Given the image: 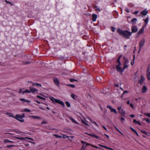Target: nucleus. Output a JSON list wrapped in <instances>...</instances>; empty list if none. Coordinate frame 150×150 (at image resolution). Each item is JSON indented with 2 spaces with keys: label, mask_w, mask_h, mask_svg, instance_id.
Wrapping results in <instances>:
<instances>
[{
  "label": "nucleus",
  "mask_w": 150,
  "mask_h": 150,
  "mask_svg": "<svg viewBox=\"0 0 150 150\" xmlns=\"http://www.w3.org/2000/svg\"><path fill=\"white\" fill-rule=\"evenodd\" d=\"M20 100L21 101H23V103L24 102H28L29 103H30V101H29V100H27L25 99L24 98H20Z\"/></svg>",
  "instance_id": "18"
},
{
  "label": "nucleus",
  "mask_w": 150,
  "mask_h": 150,
  "mask_svg": "<svg viewBox=\"0 0 150 150\" xmlns=\"http://www.w3.org/2000/svg\"><path fill=\"white\" fill-rule=\"evenodd\" d=\"M88 135L92 137H94L97 139H99V137L97 135L93 134H89Z\"/></svg>",
  "instance_id": "22"
},
{
  "label": "nucleus",
  "mask_w": 150,
  "mask_h": 150,
  "mask_svg": "<svg viewBox=\"0 0 150 150\" xmlns=\"http://www.w3.org/2000/svg\"><path fill=\"white\" fill-rule=\"evenodd\" d=\"M21 112H30V110L29 109L25 108L22 110Z\"/></svg>",
  "instance_id": "23"
},
{
  "label": "nucleus",
  "mask_w": 150,
  "mask_h": 150,
  "mask_svg": "<svg viewBox=\"0 0 150 150\" xmlns=\"http://www.w3.org/2000/svg\"><path fill=\"white\" fill-rule=\"evenodd\" d=\"M121 108V106H119L118 107L117 109L118 110V111H119L122 108Z\"/></svg>",
  "instance_id": "55"
},
{
  "label": "nucleus",
  "mask_w": 150,
  "mask_h": 150,
  "mask_svg": "<svg viewBox=\"0 0 150 150\" xmlns=\"http://www.w3.org/2000/svg\"><path fill=\"white\" fill-rule=\"evenodd\" d=\"M14 137L15 138L18 139L25 140V138L19 137Z\"/></svg>",
  "instance_id": "33"
},
{
  "label": "nucleus",
  "mask_w": 150,
  "mask_h": 150,
  "mask_svg": "<svg viewBox=\"0 0 150 150\" xmlns=\"http://www.w3.org/2000/svg\"><path fill=\"white\" fill-rule=\"evenodd\" d=\"M117 31L121 35L127 39L129 38V37L132 34L131 32L127 30H122L120 29H118Z\"/></svg>",
  "instance_id": "1"
},
{
  "label": "nucleus",
  "mask_w": 150,
  "mask_h": 150,
  "mask_svg": "<svg viewBox=\"0 0 150 150\" xmlns=\"http://www.w3.org/2000/svg\"><path fill=\"white\" fill-rule=\"evenodd\" d=\"M92 123L95 124L97 127H99L98 125L95 121H93Z\"/></svg>",
  "instance_id": "49"
},
{
  "label": "nucleus",
  "mask_w": 150,
  "mask_h": 150,
  "mask_svg": "<svg viewBox=\"0 0 150 150\" xmlns=\"http://www.w3.org/2000/svg\"><path fill=\"white\" fill-rule=\"evenodd\" d=\"M144 27L143 26L142 28L138 31V34H142L143 33L144 30Z\"/></svg>",
  "instance_id": "13"
},
{
  "label": "nucleus",
  "mask_w": 150,
  "mask_h": 150,
  "mask_svg": "<svg viewBox=\"0 0 150 150\" xmlns=\"http://www.w3.org/2000/svg\"><path fill=\"white\" fill-rule=\"evenodd\" d=\"M21 117L22 118H24L25 117V114L24 113H23L22 115H21Z\"/></svg>",
  "instance_id": "56"
},
{
  "label": "nucleus",
  "mask_w": 150,
  "mask_h": 150,
  "mask_svg": "<svg viewBox=\"0 0 150 150\" xmlns=\"http://www.w3.org/2000/svg\"><path fill=\"white\" fill-rule=\"evenodd\" d=\"M94 8L96 10V11H98L99 12L100 11H101V10L100 9V8L96 6H94Z\"/></svg>",
  "instance_id": "28"
},
{
  "label": "nucleus",
  "mask_w": 150,
  "mask_h": 150,
  "mask_svg": "<svg viewBox=\"0 0 150 150\" xmlns=\"http://www.w3.org/2000/svg\"><path fill=\"white\" fill-rule=\"evenodd\" d=\"M145 42V38H142L139 42V47L140 50H141L142 48L144 45Z\"/></svg>",
  "instance_id": "3"
},
{
  "label": "nucleus",
  "mask_w": 150,
  "mask_h": 150,
  "mask_svg": "<svg viewBox=\"0 0 150 150\" xmlns=\"http://www.w3.org/2000/svg\"><path fill=\"white\" fill-rule=\"evenodd\" d=\"M148 11L146 9H145L141 12L142 14L145 16L148 13Z\"/></svg>",
  "instance_id": "17"
},
{
  "label": "nucleus",
  "mask_w": 150,
  "mask_h": 150,
  "mask_svg": "<svg viewBox=\"0 0 150 150\" xmlns=\"http://www.w3.org/2000/svg\"><path fill=\"white\" fill-rule=\"evenodd\" d=\"M111 29H112V32H114L115 31V28L114 27H111Z\"/></svg>",
  "instance_id": "43"
},
{
  "label": "nucleus",
  "mask_w": 150,
  "mask_h": 150,
  "mask_svg": "<svg viewBox=\"0 0 150 150\" xmlns=\"http://www.w3.org/2000/svg\"><path fill=\"white\" fill-rule=\"evenodd\" d=\"M141 131L142 133L147 135V136L149 135V134L148 133H147L146 132H145V131L141 130Z\"/></svg>",
  "instance_id": "35"
},
{
  "label": "nucleus",
  "mask_w": 150,
  "mask_h": 150,
  "mask_svg": "<svg viewBox=\"0 0 150 150\" xmlns=\"http://www.w3.org/2000/svg\"><path fill=\"white\" fill-rule=\"evenodd\" d=\"M125 11L127 13H129V10L127 8H125Z\"/></svg>",
  "instance_id": "54"
},
{
  "label": "nucleus",
  "mask_w": 150,
  "mask_h": 150,
  "mask_svg": "<svg viewBox=\"0 0 150 150\" xmlns=\"http://www.w3.org/2000/svg\"><path fill=\"white\" fill-rule=\"evenodd\" d=\"M97 80H98V82H100L101 81V79L100 77H98V78Z\"/></svg>",
  "instance_id": "58"
},
{
  "label": "nucleus",
  "mask_w": 150,
  "mask_h": 150,
  "mask_svg": "<svg viewBox=\"0 0 150 150\" xmlns=\"http://www.w3.org/2000/svg\"><path fill=\"white\" fill-rule=\"evenodd\" d=\"M128 64H124V66L123 68V69L124 70H124L125 68H127L128 67Z\"/></svg>",
  "instance_id": "36"
},
{
  "label": "nucleus",
  "mask_w": 150,
  "mask_h": 150,
  "mask_svg": "<svg viewBox=\"0 0 150 150\" xmlns=\"http://www.w3.org/2000/svg\"><path fill=\"white\" fill-rule=\"evenodd\" d=\"M97 15L96 14H93L92 15V20L93 21H95L96 20V19L97 18Z\"/></svg>",
  "instance_id": "12"
},
{
  "label": "nucleus",
  "mask_w": 150,
  "mask_h": 150,
  "mask_svg": "<svg viewBox=\"0 0 150 150\" xmlns=\"http://www.w3.org/2000/svg\"><path fill=\"white\" fill-rule=\"evenodd\" d=\"M133 122L134 123H137V121L136 120L134 119V120Z\"/></svg>",
  "instance_id": "62"
},
{
  "label": "nucleus",
  "mask_w": 150,
  "mask_h": 150,
  "mask_svg": "<svg viewBox=\"0 0 150 150\" xmlns=\"http://www.w3.org/2000/svg\"><path fill=\"white\" fill-rule=\"evenodd\" d=\"M30 89V93H35L38 91V90L35 88H33L32 87L30 86L29 88Z\"/></svg>",
  "instance_id": "7"
},
{
  "label": "nucleus",
  "mask_w": 150,
  "mask_h": 150,
  "mask_svg": "<svg viewBox=\"0 0 150 150\" xmlns=\"http://www.w3.org/2000/svg\"><path fill=\"white\" fill-rule=\"evenodd\" d=\"M53 81L55 84L58 86L59 85V82L58 79L57 78H55L53 79Z\"/></svg>",
  "instance_id": "9"
},
{
  "label": "nucleus",
  "mask_w": 150,
  "mask_h": 150,
  "mask_svg": "<svg viewBox=\"0 0 150 150\" xmlns=\"http://www.w3.org/2000/svg\"><path fill=\"white\" fill-rule=\"evenodd\" d=\"M144 120H145L146 122H147L148 123H150V122L149 119L148 118H144Z\"/></svg>",
  "instance_id": "40"
},
{
  "label": "nucleus",
  "mask_w": 150,
  "mask_h": 150,
  "mask_svg": "<svg viewBox=\"0 0 150 150\" xmlns=\"http://www.w3.org/2000/svg\"><path fill=\"white\" fill-rule=\"evenodd\" d=\"M30 90L28 89H26L25 91H23L22 92V94H24L25 93H30Z\"/></svg>",
  "instance_id": "26"
},
{
  "label": "nucleus",
  "mask_w": 150,
  "mask_h": 150,
  "mask_svg": "<svg viewBox=\"0 0 150 150\" xmlns=\"http://www.w3.org/2000/svg\"><path fill=\"white\" fill-rule=\"evenodd\" d=\"M147 88L145 86H144L142 88V92L144 93L147 90Z\"/></svg>",
  "instance_id": "30"
},
{
  "label": "nucleus",
  "mask_w": 150,
  "mask_h": 150,
  "mask_svg": "<svg viewBox=\"0 0 150 150\" xmlns=\"http://www.w3.org/2000/svg\"><path fill=\"white\" fill-rule=\"evenodd\" d=\"M129 63V61L128 59H126L125 60V64H128Z\"/></svg>",
  "instance_id": "52"
},
{
  "label": "nucleus",
  "mask_w": 150,
  "mask_h": 150,
  "mask_svg": "<svg viewBox=\"0 0 150 150\" xmlns=\"http://www.w3.org/2000/svg\"><path fill=\"white\" fill-rule=\"evenodd\" d=\"M37 97L38 98H39L40 99H42V100H45V99L43 97H41V96H38V95H37Z\"/></svg>",
  "instance_id": "37"
},
{
  "label": "nucleus",
  "mask_w": 150,
  "mask_h": 150,
  "mask_svg": "<svg viewBox=\"0 0 150 150\" xmlns=\"http://www.w3.org/2000/svg\"><path fill=\"white\" fill-rule=\"evenodd\" d=\"M50 99L52 101V102L54 103H57L61 105L63 107H64L65 105L64 103L62 101L56 99L52 97H49Z\"/></svg>",
  "instance_id": "2"
},
{
  "label": "nucleus",
  "mask_w": 150,
  "mask_h": 150,
  "mask_svg": "<svg viewBox=\"0 0 150 150\" xmlns=\"http://www.w3.org/2000/svg\"><path fill=\"white\" fill-rule=\"evenodd\" d=\"M83 120V119H81V122L83 123V124H84L87 125V126H90V125H89L88 123H87V122H88V121L86 120Z\"/></svg>",
  "instance_id": "14"
},
{
  "label": "nucleus",
  "mask_w": 150,
  "mask_h": 150,
  "mask_svg": "<svg viewBox=\"0 0 150 150\" xmlns=\"http://www.w3.org/2000/svg\"><path fill=\"white\" fill-rule=\"evenodd\" d=\"M30 117L33 118L34 119H41L40 117L38 116H31Z\"/></svg>",
  "instance_id": "32"
},
{
  "label": "nucleus",
  "mask_w": 150,
  "mask_h": 150,
  "mask_svg": "<svg viewBox=\"0 0 150 150\" xmlns=\"http://www.w3.org/2000/svg\"><path fill=\"white\" fill-rule=\"evenodd\" d=\"M75 80L73 79H70V81L71 82H73L74 81H75Z\"/></svg>",
  "instance_id": "64"
},
{
  "label": "nucleus",
  "mask_w": 150,
  "mask_h": 150,
  "mask_svg": "<svg viewBox=\"0 0 150 150\" xmlns=\"http://www.w3.org/2000/svg\"><path fill=\"white\" fill-rule=\"evenodd\" d=\"M128 92V91H125L124 92H123V93L122 94V96L124 94H125V93H127Z\"/></svg>",
  "instance_id": "63"
},
{
  "label": "nucleus",
  "mask_w": 150,
  "mask_h": 150,
  "mask_svg": "<svg viewBox=\"0 0 150 150\" xmlns=\"http://www.w3.org/2000/svg\"><path fill=\"white\" fill-rule=\"evenodd\" d=\"M149 19V17L148 16L146 19H143V20L144 21L145 23V25L144 26V27L146 26L148 24Z\"/></svg>",
  "instance_id": "15"
},
{
  "label": "nucleus",
  "mask_w": 150,
  "mask_h": 150,
  "mask_svg": "<svg viewBox=\"0 0 150 150\" xmlns=\"http://www.w3.org/2000/svg\"><path fill=\"white\" fill-rule=\"evenodd\" d=\"M16 146L15 145H8L6 146V147L8 148H10L11 147H14Z\"/></svg>",
  "instance_id": "38"
},
{
  "label": "nucleus",
  "mask_w": 150,
  "mask_h": 150,
  "mask_svg": "<svg viewBox=\"0 0 150 150\" xmlns=\"http://www.w3.org/2000/svg\"><path fill=\"white\" fill-rule=\"evenodd\" d=\"M99 146H101L102 147H104V148H106V146H103V145H102L100 144H99Z\"/></svg>",
  "instance_id": "53"
},
{
  "label": "nucleus",
  "mask_w": 150,
  "mask_h": 150,
  "mask_svg": "<svg viewBox=\"0 0 150 150\" xmlns=\"http://www.w3.org/2000/svg\"><path fill=\"white\" fill-rule=\"evenodd\" d=\"M68 86H70L72 88H74L75 86L74 85H71V84H68L67 85Z\"/></svg>",
  "instance_id": "41"
},
{
  "label": "nucleus",
  "mask_w": 150,
  "mask_h": 150,
  "mask_svg": "<svg viewBox=\"0 0 150 150\" xmlns=\"http://www.w3.org/2000/svg\"><path fill=\"white\" fill-rule=\"evenodd\" d=\"M144 114L149 117H150V113H145Z\"/></svg>",
  "instance_id": "48"
},
{
  "label": "nucleus",
  "mask_w": 150,
  "mask_h": 150,
  "mask_svg": "<svg viewBox=\"0 0 150 150\" xmlns=\"http://www.w3.org/2000/svg\"><path fill=\"white\" fill-rule=\"evenodd\" d=\"M47 123V122L45 121H43L41 123L42 124H45Z\"/></svg>",
  "instance_id": "59"
},
{
  "label": "nucleus",
  "mask_w": 150,
  "mask_h": 150,
  "mask_svg": "<svg viewBox=\"0 0 150 150\" xmlns=\"http://www.w3.org/2000/svg\"><path fill=\"white\" fill-rule=\"evenodd\" d=\"M62 137L63 138L65 139L66 138H73L74 137V136H67V135L65 134H63L62 135Z\"/></svg>",
  "instance_id": "29"
},
{
  "label": "nucleus",
  "mask_w": 150,
  "mask_h": 150,
  "mask_svg": "<svg viewBox=\"0 0 150 150\" xmlns=\"http://www.w3.org/2000/svg\"><path fill=\"white\" fill-rule=\"evenodd\" d=\"M150 65H148L147 67V72L150 71Z\"/></svg>",
  "instance_id": "39"
},
{
  "label": "nucleus",
  "mask_w": 150,
  "mask_h": 150,
  "mask_svg": "<svg viewBox=\"0 0 150 150\" xmlns=\"http://www.w3.org/2000/svg\"><path fill=\"white\" fill-rule=\"evenodd\" d=\"M134 59H135V56H134V59H133V61L132 62H131V65H132V66L134 65Z\"/></svg>",
  "instance_id": "46"
},
{
  "label": "nucleus",
  "mask_w": 150,
  "mask_h": 150,
  "mask_svg": "<svg viewBox=\"0 0 150 150\" xmlns=\"http://www.w3.org/2000/svg\"><path fill=\"white\" fill-rule=\"evenodd\" d=\"M81 143L83 144L82 147L84 149H86V147L87 145H90V144H88L86 142H84L83 141H81Z\"/></svg>",
  "instance_id": "8"
},
{
  "label": "nucleus",
  "mask_w": 150,
  "mask_h": 150,
  "mask_svg": "<svg viewBox=\"0 0 150 150\" xmlns=\"http://www.w3.org/2000/svg\"><path fill=\"white\" fill-rule=\"evenodd\" d=\"M144 80V77L143 76H141V79L139 81L141 84H142L143 83Z\"/></svg>",
  "instance_id": "24"
},
{
  "label": "nucleus",
  "mask_w": 150,
  "mask_h": 150,
  "mask_svg": "<svg viewBox=\"0 0 150 150\" xmlns=\"http://www.w3.org/2000/svg\"><path fill=\"white\" fill-rule=\"evenodd\" d=\"M106 107L107 108H108L110 110V111L111 112H114L115 114H117V112L116 110L114 108H112L111 106L109 105H108Z\"/></svg>",
  "instance_id": "6"
},
{
  "label": "nucleus",
  "mask_w": 150,
  "mask_h": 150,
  "mask_svg": "<svg viewBox=\"0 0 150 150\" xmlns=\"http://www.w3.org/2000/svg\"><path fill=\"white\" fill-rule=\"evenodd\" d=\"M138 29L136 26H133L132 28V33H136Z\"/></svg>",
  "instance_id": "11"
},
{
  "label": "nucleus",
  "mask_w": 150,
  "mask_h": 150,
  "mask_svg": "<svg viewBox=\"0 0 150 150\" xmlns=\"http://www.w3.org/2000/svg\"><path fill=\"white\" fill-rule=\"evenodd\" d=\"M26 139H30V140L33 141H34L33 139L32 138H31L25 137V140Z\"/></svg>",
  "instance_id": "42"
},
{
  "label": "nucleus",
  "mask_w": 150,
  "mask_h": 150,
  "mask_svg": "<svg viewBox=\"0 0 150 150\" xmlns=\"http://www.w3.org/2000/svg\"><path fill=\"white\" fill-rule=\"evenodd\" d=\"M119 112L120 114L124 116H125L126 113L125 111L123 108H122L121 110L119 111Z\"/></svg>",
  "instance_id": "10"
},
{
  "label": "nucleus",
  "mask_w": 150,
  "mask_h": 150,
  "mask_svg": "<svg viewBox=\"0 0 150 150\" xmlns=\"http://www.w3.org/2000/svg\"><path fill=\"white\" fill-rule=\"evenodd\" d=\"M53 135L56 137L59 138H61L62 137L61 136H59L56 134H54Z\"/></svg>",
  "instance_id": "45"
},
{
  "label": "nucleus",
  "mask_w": 150,
  "mask_h": 150,
  "mask_svg": "<svg viewBox=\"0 0 150 150\" xmlns=\"http://www.w3.org/2000/svg\"><path fill=\"white\" fill-rule=\"evenodd\" d=\"M117 62L118 63V64L121 65V63L120 62V59L119 58H118L117 60Z\"/></svg>",
  "instance_id": "47"
},
{
  "label": "nucleus",
  "mask_w": 150,
  "mask_h": 150,
  "mask_svg": "<svg viewBox=\"0 0 150 150\" xmlns=\"http://www.w3.org/2000/svg\"><path fill=\"white\" fill-rule=\"evenodd\" d=\"M125 120V119L124 118H123L122 117H121V122L122 123H123V122Z\"/></svg>",
  "instance_id": "44"
},
{
  "label": "nucleus",
  "mask_w": 150,
  "mask_h": 150,
  "mask_svg": "<svg viewBox=\"0 0 150 150\" xmlns=\"http://www.w3.org/2000/svg\"><path fill=\"white\" fill-rule=\"evenodd\" d=\"M22 90H23V89H20L19 90V92H18V93H21L22 92Z\"/></svg>",
  "instance_id": "51"
},
{
  "label": "nucleus",
  "mask_w": 150,
  "mask_h": 150,
  "mask_svg": "<svg viewBox=\"0 0 150 150\" xmlns=\"http://www.w3.org/2000/svg\"><path fill=\"white\" fill-rule=\"evenodd\" d=\"M5 2H6L7 3H9L10 4L12 5V4L11 3V2H10L9 1H8L7 0H5Z\"/></svg>",
  "instance_id": "50"
},
{
  "label": "nucleus",
  "mask_w": 150,
  "mask_h": 150,
  "mask_svg": "<svg viewBox=\"0 0 150 150\" xmlns=\"http://www.w3.org/2000/svg\"><path fill=\"white\" fill-rule=\"evenodd\" d=\"M4 143H7L8 142L13 143L14 142L10 141L8 139H6L4 140Z\"/></svg>",
  "instance_id": "27"
},
{
  "label": "nucleus",
  "mask_w": 150,
  "mask_h": 150,
  "mask_svg": "<svg viewBox=\"0 0 150 150\" xmlns=\"http://www.w3.org/2000/svg\"><path fill=\"white\" fill-rule=\"evenodd\" d=\"M65 103L67 105V106L68 107H70L71 105H70V104L69 102H68V101H66L65 102Z\"/></svg>",
  "instance_id": "34"
},
{
  "label": "nucleus",
  "mask_w": 150,
  "mask_h": 150,
  "mask_svg": "<svg viewBox=\"0 0 150 150\" xmlns=\"http://www.w3.org/2000/svg\"><path fill=\"white\" fill-rule=\"evenodd\" d=\"M71 97L74 100L76 99L77 98V96L74 94H72L71 95Z\"/></svg>",
  "instance_id": "20"
},
{
  "label": "nucleus",
  "mask_w": 150,
  "mask_h": 150,
  "mask_svg": "<svg viewBox=\"0 0 150 150\" xmlns=\"http://www.w3.org/2000/svg\"><path fill=\"white\" fill-rule=\"evenodd\" d=\"M106 148L108 149H110L111 150H114V149L112 148H110V147H108L107 146H106Z\"/></svg>",
  "instance_id": "61"
},
{
  "label": "nucleus",
  "mask_w": 150,
  "mask_h": 150,
  "mask_svg": "<svg viewBox=\"0 0 150 150\" xmlns=\"http://www.w3.org/2000/svg\"><path fill=\"white\" fill-rule=\"evenodd\" d=\"M14 118L21 122H23L24 121V119H23V118L21 117V115H16L15 117Z\"/></svg>",
  "instance_id": "4"
},
{
  "label": "nucleus",
  "mask_w": 150,
  "mask_h": 150,
  "mask_svg": "<svg viewBox=\"0 0 150 150\" xmlns=\"http://www.w3.org/2000/svg\"><path fill=\"white\" fill-rule=\"evenodd\" d=\"M121 65L118 64L116 67V69L118 72H120L121 74H122L123 72L124 71V70L122 69L120 67V66Z\"/></svg>",
  "instance_id": "5"
},
{
  "label": "nucleus",
  "mask_w": 150,
  "mask_h": 150,
  "mask_svg": "<svg viewBox=\"0 0 150 150\" xmlns=\"http://www.w3.org/2000/svg\"><path fill=\"white\" fill-rule=\"evenodd\" d=\"M6 114L7 115H8L10 117H13L14 118H15V116H14L13 115V114H12V113H10L9 112H7L6 113Z\"/></svg>",
  "instance_id": "19"
},
{
  "label": "nucleus",
  "mask_w": 150,
  "mask_h": 150,
  "mask_svg": "<svg viewBox=\"0 0 150 150\" xmlns=\"http://www.w3.org/2000/svg\"><path fill=\"white\" fill-rule=\"evenodd\" d=\"M137 18H133L132 20L131 21V23L133 24H134V23H136V22L137 21Z\"/></svg>",
  "instance_id": "16"
},
{
  "label": "nucleus",
  "mask_w": 150,
  "mask_h": 150,
  "mask_svg": "<svg viewBox=\"0 0 150 150\" xmlns=\"http://www.w3.org/2000/svg\"><path fill=\"white\" fill-rule=\"evenodd\" d=\"M146 75L147 79L150 80V71L147 72Z\"/></svg>",
  "instance_id": "31"
},
{
  "label": "nucleus",
  "mask_w": 150,
  "mask_h": 150,
  "mask_svg": "<svg viewBox=\"0 0 150 150\" xmlns=\"http://www.w3.org/2000/svg\"><path fill=\"white\" fill-rule=\"evenodd\" d=\"M32 86H40L41 87L42 86L41 84L37 83H33Z\"/></svg>",
  "instance_id": "25"
},
{
  "label": "nucleus",
  "mask_w": 150,
  "mask_h": 150,
  "mask_svg": "<svg viewBox=\"0 0 150 150\" xmlns=\"http://www.w3.org/2000/svg\"><path fill=\"white\" fill-rule=\"evenodd\" d=\"M130 105L132 108H134V106L132 103L130 104Z\"/></svg>",
  "instance_id": "60"
},
{
  "label": "nucleus",
  "mask_w": 150,
  "mask_h": 150,
  "mask_svg": "<svg viewBox=\"0 0 150 150\" xmlns=\"http://www.w3.org/2000/svg\"><path fill=\"white\" fill-rule=\"evenodd\" d=\"M138 12H139L138 11H135L134 12L133 14H137L138 13Z\"/></svg>",
  "instance_id": "57"
},
{
  "label": "nucleus",
  "mask_w": 150,
  "mask_h": 150,
  "mask_svg": "<svg viewBox=\"0 0 150 150\" xmlns=\"http://www.w3.org/2000/svg\"><path fill=\"white\" fill-rule=\"evenodd\" d=\"M69 117V118L73 122L79 124V123L76 122L75 121V120L73 118H72L70 116Z\"/></svg>",
  "instance_id": "21"
}]
</instances>
